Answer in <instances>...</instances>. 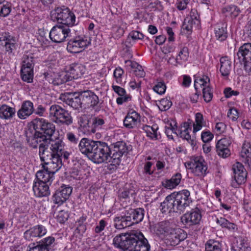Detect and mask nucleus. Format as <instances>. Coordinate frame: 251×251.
Masks as SVG:
<instances>
[{
    "label": "nucleus",
    "instance_id": "7ed1b4c3",
    "mask_svg": "<svg viewBox=\"0 0 251 251\" xmlns=\"http://www.w3.org/2000/svg\"><path fill=\"white\" fill-rule=\"evenodd\" d=\"M90 159L98 164L103 162L111 163V149L107 143L96 141Z\"/></svg>",
    "mask_w": 251,
    "mask_h": 251
},
{
    "label": "nucleus",
    "instance_id": "a19ab883",
    "mask_svg": "<svg viewBox=\"0 0 251 251\" xmlns=\"http://www.w3.org/2000/svg\"><path fill=\"white\" fill-rule=\"evenodd\" d=\"M241 156L244 160L243 161L251 167V146L249 144H244L241 152Z\"/></svg>",
    "mask_w": 251,
    "mask_h": 251
},
{
    "label": "nucleus",
    "instance_id": "f257e3e1",
    "mask_svg": "<svg viewBox=\"0 0 251 251\" xmlns=\"http://www.w3.org/2000/svg\"><path fill=\"white\" fill-rule=\"evenodd\" d=\"M115 247L124 251H149L150 245L141 232L126 233L116 236L113 240Z\"/></svg>",
    "mask_w": 251,
    "mask_h": 251
},
{
    "label": "nucleus",
    "instance_id": "c03bdc74",
    "mask_svg": "<svg viewBox=\"0 0 251 251\" xmlns=\"http://www.w3.org/2000/svg\"><path fill=\"white\" fill-rule=\"evenodd\" d=\"M143 129L146 132L147 136L152 140L158 139V134L157 133L158 126L153 125L152 126L145 125L143 126Z\"/></svg>",
    "mask_w": 251,
    "mask_h": 251
},
{
    "label": "nucleus",
    "instance_id": "69168bd1",
    "mask_svg": "<svg viewBox=\"0 0 251 251\" xmlns=\"http://www.w3.org/2000/svg\"><path fill=\"white\" fill-rule=\"evenodd\" d=\"M66 138L72 144H77L79 142L78 137L71 132L67 133Z\"/></svg>",
    "mask_w": 251,
    "mask_h": 251
},
{
    "label": "nucleus",
    "instance_id": "774afa93",
    "mask_svg": "<svg viewBox=\"0 0 251 251\" xmlns=\"http://www.w3.org/2000/svg\"><path fill=\"white\" fill-rule=\"evenodd\" d=\"M231 251H251V248L244 244H241L240 246L233 247Z\"/></svg>",
    "mask_w": 251,
    "mask_h": 251
},
{
    "label": "nucleus",
    "instance_id": "412c9836",
    "mask_svg": "<svg viewBox=\"0 0 251 251\" xmlns=\"http://www.w3.org/2000/svg\"><path fill=\"white\" fill-rule=\"evenodd\" d=\"M96 141L90 139L83 138L79 142L78 150L82 154L90 158L96 146Z\"/></svg>",
    "mask_w": 251,
    "mask_h": 251
},
{
    "label": "nucleus",
    "instance_id": "9b49d317",
    "mask_svg": "<svg viewBox=\"0 0 251 251\" xmlns=\"http://www.w3.org/2000/svg\"><path fill=\"white\" fill-rule=\"evenodd\" d=\"M232 169L234 173V179L231 181V186L237 188L246 181L247 172L243 164L238 162L233 165Z\"/></svg>",
    "mask_w": 251,
    "mask_h": 251
},
{
    "label": "nucleus",
    "instance_id": "f704fd0d",
    "mask_svg": "<svg viewBox=\"0 0 251 251\" xmlns=\"http://www.w3.org/2000/svg\"><path fill=\"white\" fill-rule=\"evenodd\" d=\"M106 119L98 116L92 119V127L91 132L95 133L97 130L104 129L106 128Z\"/></svg>",
    "mask_w": 251,
    "mask_h": 251
},
{
    "label": "nucleus",
    "instance_id": "6e6d98bb",
    "mask_svg": "<svg viewBox=\"0 0 251 251\" xmlns=\"http://www.w3.org/2000/svg\"><path fill=\"white\" fill-rule=\"evenodd\" d=\"M178 136L187 140L193 147L197 144L196 140L194 139H191L189 131H185L180 130L179 132H178Z\"/></svg>",
    "mask_w": 251,
    "mask_h": 251
},
{
    "label": "nucleus",
    "instance_id": "37998d69",
    "mask_svg": "<svg viewBox=\"0 0 251 251\" xmlns=\"http://www.w3.org/2000/svg\"><path fill=\"white\" fill-rule=\"evenodd\" d=\"M205 82L202 79H196L195 80L194 87L196 92L190 98L191 101L193 103H196L197 102L199 97L201 93V88H202V85Z\"/></svg>",
    "mask_w": 251,
    "mask_h": 251
},
{
    "label": "nucleus",
    "instance_id": "c756f323",
    "mask_svg": "<svg viewBox=\"0 0 251 251\" xmlns=\"http://www.w3.org/2000/svg\"><path fill=\"white\" fill-rule=\"evenodd\" d=\"M227 25L221 23L216 25L214 33L217 40L220 42L225 41L227 37Z\"/></svg>",
    "mask_w": 251,
    "mask_h": 251
},
{
    "label": "nucleus",
    "instance_id": "f8f14e48",
    "mask_svg": "<svg viewBox=\"0 0 251 251\" xmlns=\"http://www.w3.org/2000/svg\"><path fill=\"white\" fill-rule=\"evenodd\" d=\"M90 44V41L86 37H76L68 42L67 50L71 53H76L81 52Z\"/></svg>",
    "mask_w": 251,
    "mask_h": 251
},
{
    "label": "nucleus",
    "instance_id": "72a5a7b5",
    "mask_svg": "<svg viewBox=\"0 0 251 251\" xmlns=\"http://www.w3.org/2000/svg\"><path fill=\"white\" fill-rule=\"evenodd\" d=\"M54 174L43 169L42 170L38 171L36 176L38 181L50 185L53 180Z\"/></svg>",
    "mask_w": 251,
    "mask_h": 251
},
{
    "label": "nucleus",
    "instance_id": "e433bc0d",
    "mask_svg": "<svg viewBox=\"0 0 251 251\" xmlns=\"http://www.w3.org/2000/svg\"><path fill=\"white\" fill-rule=\"evenodd\" d=\"M45 139L44 137H41L39 133H38L36 131L34 134L31 136L26 135V140L29 146L32 148L35 149L37 148L38 145L39 146L42 143L45 142Z\"/></svg>",
    "mask_w": 251,
    "mask_h": 251
},
{
    "label": "nucleus",
    "instance_id": "603ef678",
    "mask_svg": "<svg viewBox=\"0 0 251 251\" xmlns=\"http://www.w3.org/2000/svg\"><path fill=\"white\" fill-rule=\"evenodd\" d=\"M205 251H222L221 245L218 242L209 240L205 244Z\"/></svg>",
    "mask_w": 251,
    "mask_h": 251
},
{
    "label": "nucleus",
    "instance_id": "393cba45",
    "mask_svg": "<svg viewBox=\"0 0 251 251\" xmlns=\"http://www.w3.org/2000/svg\"><path fill=\"white\" fill-rule=\"evenodd\" d=\"M34 111L33 102L30 100H25L22 104L20 109L17 112L18 117L21 119H25Z\"/></svg>",
    "mask_w": 251,
    "mask_h": 251
},
{
    "label": "nucleus",
    "instance_id": "0e129e2a",
    "mask_svg": "<svg viewBox=\"0 0 251 251\" xmlns=\"http://www.w3.org/2000/svg\"><path fill=\"white\" fill-rule=\"evenodd\" d=\"M132 100V97L129 94H125L124 96H120L116 99V102L118 104L122 105L124 102H127Z\"/></svg>",
    "mask_w": 251,
    "mask_h": 251
},
{
    "label": "nucleus",
    "instance_id": "b1692460",
    "mask_svg": "<svg viewBox=\"0 0 251 251\" xmlns=\"http://www.w3.org/2000/svg\"><path fill=\"white\" fill-rule=\"evenodd\" d=\"M237 58L235 57L234 61L237 59L241 64L243 61H251V43H245L241 46L237 52Z\"/></svg>",
    "mask_w": 251,
    "mask_h": 251
},
{
    "label": "nucleus",
    "instance_id": "8fccbe9b",
    "mask_svg": "<svg viewBox=\"0 0 251 251\" xmlns=\"http://www.w3.org/2000/svg\"><path fill=\"white\" fill-rule=\"evenodd\" d=\"M204 125L203 115L201 113H197L195 115V123L193 125V132L200 130Z\"/></svg>",
    "mask_w": 251,
    "mask_h": 251
},
{
    "label": "nucleus",
    "instance_id": "6ab92c4d",
    "mask_svg": "<svg viewBox=\"0 0 251 251\" xmlns=\"http://www.w3.org/2000/svg\"><path fill=\"white\" fill-rule=\"evenodd\" d=\"M79 94L82 105L94 107L99 103L98 97L91 91H84Z\"/></svg>",
    "mask_w": 251,
    "mask_h": 251
},
{
    "label": "nucleus",
    "instance_id": "aec40b11",
    "mask_svg": "<svg viewBox=\"0 0 251 251\" xmlns=\"http://www.w3.org/2000/svg\"><path fill=\"white\" fill-rule=\"evenodd\" d=\"M231 143L230 138H223L219 140L216 146L217 154L223 158H226L230 154L228 147Z\"/></svg>",
    "mask_w": 251,
    "mask_h": 251
},
{
    "label": "nucleus",
    "instance_id": "680f3d73",
    "mask_svg": "<svg viewBox=\"0 0 251 251\" xmlns=\"http://www.w3.org/2000/svg\"><path fill=\"white\" fill-rule=\"evenodd\" d=\"M172 133H174L178 136L177 126L175 127L172 126V124H170L169 127H166L165 133L169 138L173 139Z\"/></svg>",
    "mask_w": 251,
    "mask_h": 251
},
{
    "label": "nucleus",
    "instance_id": "2f4dec72",
    "mask_svg": "<svg viewBox=\"0 0 251 251\" xmlns=\"http://www.w3.org/2000/svg\"><path fill=\"white\" fill-rule=\"evenodd\" d=\"M182 176L177 173L174 175L170 179H166L162 182V185L166 188L172 189L176 187L180 182Z\"/></svg>",
    "mask_w": 251,
    "mask_h": 251
},
{
    "label": "nucleus",
    "instance_id": "ddd939ff",
    "mask_svg": "<svg viewBox=\"0 0 251 251\" xmlns=\"http://www.w3.org/2000/svg\"><path fill=\"white\" fill-rule=\"evenodd\" d=\"M60 100L74 109L82 108V102L79 93H65L60 96Z\"/></svg>",
    "mask_w": 251,
    "mask_h": 251
},
{
    "label": "nucleus",
    "instance_id": "5fc2aeb1",
    "mask_svg": "<svg viewBox=\"0 0 251 251\" xmlns=\"http://www.w3.org/2000/svg\"><path fill=\"white\" fill-rule=\"evenodd\" d=\"M5 50L6 52L10 53H14L17 50L18 44L16 43L15 40L14 38L8 40V42L5 43Z\"/></svg>",
    "mask_w": 251,
    "mask_h": 251
},
{
    "label": "nucleus",
    "instance_id": "20e7f679",
    "mask_svg": "<svg viewBox=\"0 0 251 251\" xmlns=\"http://www.w3.org/2000/svg\"><path fill=\"white\" fill-rule=\"evenodd\" d=\"M49 117L55 123L59 125L70 126L73 124V117L68 110L64 109L59 105L53 104L49 109Z\"/></svg>",
    "mask_w": 251,
    "mask_h": 251
},
{
    "label": "nucleus",
    "instance_id": "052dcab7",
    "mask_svg": "<svg viewBox=\"0 0 251 251\" xmlns=\"http://www.w3.org/2000/svg\"><path fill=\"white\" fill-rule=\"evenodd\" d=\"M129 37H130L133 40H142L145 37L146 39H149V37H145L142 33L138 31H133L131 32L129 35L128 38H129ZM129 40V38L127 39V40Z\"/></svg>",
    "mask_w": 251,
    "mask_h": 251
},
{
    "label": "nucleus",
    "instance_id": "c9c22d12",
    "mask_svg": "<svg viewBox=\"0 0 251 251\" xmlns=\"http://www.w3.org/2000/svg\"><path fill=\"white\" fill-rule=\"evenodd\" d=\"M16 110L14 108L6 104L0 107V118L5 120L11 119L15 116Z\"/></svg>",
    "mask_w": 251,
    "mask_h": 251
},
{
    "label": "nucleus",
    "instance_id": "de8ad7c7",
    "mask_svg": "<svg viewBox=\"0 0 251 251\" xmlns=\"http://www.w3.org/2000/svg\"><path fill=\"white\" fill-rule=\"evenodd\" d=\"M216 222L222 227L227 228L232 231H235L237 229V226L235 224L229 222L224 218H217Z\"/></svg>",
    "mask_w": 251,
    "mask_h": 251
},
{
    "label": "nucleus",
    "instance_id": "58836bf2",
    "mask_svg": "<svg viewBox=\"0 0 251 251\" xmlns=\"http://www.w3.org/2000/svg\"><path fill=\"white\" fill-rule=\"evenodd\" d=\"M145 210L143 208H138L136 209L129 208L128 215H133V222L134 224H137L142 221L144 217Z\"/></svg>",
    "mask_w": 251,
    "mask_h": 251
},
{
    "label": "nucleus",
    "instance_id": "a878e982",
    "mask_svg": "<svg viewBox=\"0 0 251 251\" xmlns=\"http://www.w3.org/2000/svg\"><path fill=\"white\" fill-rule=\"evenodd\" d=\"M62 159L60 156L56 155L50 162L43 164V168L52 174L56 173L62 167Z\"/></svg>",
    "mask_w": 251,
    "mask_h": 251
},
{
    "label": "nucleus",
    "instance_id": "49530a36",
    "mask_svg": "<svg viewBox=\"0 0 251 251\" xmlns=\"http://www.w3.org/2000/svg\"><path fill=\"white\" fill-rule=\"evenodd\" d=\"M216 222L222 227L227 228L232 231H235L237 229V226L235 224L229 222L224 218H217Z\"/></svg>",
    "mask_w": 251,
    "mask_h": 251
},
{
    "label": "nucleus",
    "instance_id": "a18cd8bd",
    "mask_svg": "<svg viewBox=\"0 0 251 251\" xmlns=\"http://www.w3.org/2000/svg\"><path fill=\"white\" fill-rule=\"evenodd\" d=\"M196 22L198 23L199 22L198 19H197L196 17L191 15L190 17L185 19L182 25V28L187 32H191L193 25Z\"/></svg>",
    "mask_w": 251,
    "mask_h": 251
},
{
    "label": "nucleus",
    "instance_id": "7c9ffc66",
    "mask_svg": "<svg viewBox=\"0 0 251 251\" xmlns=\"http://www.w3.org/2000/svg\"><path fill=\"white\" fill-rule=\"evenodd\" d=\"M198 79H202L205 82L202 85L201 90L202 92L204 100L206 102L210 101L212 99L213 94L211 92V89L208 84L210 81L209 78L206 76H203L202 78H198Z\"/></svg>",
    "mask_w": 251,
    "mask_h": 251
},
{
    "label": "nucleus",
    "instance_id": "0eeeda50",
    "mask_svg": "<svg viewBox=\"0 0 251 251\" xmlns=\"http://www.w3.org/2000/svg\"><path fill=\"white\" fill-rule=\"evenodd\" d=\"M34 57L31 53H26L23 55L20 71L22 79L27 83H31L33 78Z\"/></svg>",
    "mask_w": 251,
    "mask_h": 251
},
{
    "label": "nucleus",
    "instance_id": "338daca9",
    "mask_svg": "<svg viewBox=\"0 0 251 251\" xmlns=\"http://www.w3.org/2000/svg\"><path fill=\"white\" fill-rule=\"evenodd\" d=\"M213 134L209 131L202 132L201 134V138L204 143L210 141L213 138Z\"/></svg>",
    "mask_w": 251,
    "mask_h": 251
},
{
    "label": "nucleus",
    "instance_id": "09e8293b",
    "mask_svg": "<svg viewBox=\"0 0 251 251\" xmlns=\"http://www.w3.org/2000/svg\"><path fill=\"white\" fill-rule=\"evenodd\" d=\"M189 56L188 49L187 47H183L179 51L177 56L175 59L176 64L174 65H176L177 64H181V61H186L187 60Z\"/></svg>",
    "mask_w": 251,
    "mask_h": 251
},
{
    "label": "nucleus",
    "instance_id": "bb28decb",
    "mask_svg": "<svg viewBox=\"0 0 251 251\" xmlns=\"http://www.w3.org/2000/svg\"><path fill=\"white\" fill-rule=\"evenodd\" d=\"M49 184L39 181L34 182L33 190L35 195L38 197H47L50 194Z\"/></svg>",
    "mask_w": 251,
    "mask_h": 251
},
{
    "label": "nucleus",
    "instance_id": "2eb2a0df",
    "mask_svg": "<svg viewBox=\"0 0 251 251\" xmlns=\"http://www.w3.org/2000/svg\"><path fill=\"white\" fill-rule=\"evenodd\" d=\"M187 236V233L183 230L180 228H172L165 237L167 243L171 246H175L185 239Z\"/></svg>",
    "mask_w": 251,
    "mask_h": 251
},
{
    "label": "nucleus",
    "instance_id": "5701e85b",
    "mask_svg": "<svg viewBox=\"0 0 251 251\" xmlns=\"http://www.w3.org/2000/svg\"><path fill=\"white\" fill-rule=\"evenodd\" d=\"M140 122V116L135 110L129 111L123 121L124 126L129 129L135 128Z\"/></svg>",
    "mask_w": 251,
    "mask_h": 251
},
{
    "label": "nucleus",
    "instance_id": "3c124183",
    "mask_svg": "<svg viewBox=\"0 0 251 251\" xmlns=\"http://www.w3.org/2000/svg\"><path fill=\"white\" fill-rule=\"evenodd\" d=\"M173 228L170 227L169 222L163 221L158 224L157 231L160 234H164L165 237Z\"/></svg>",
    "mask_w": 251,
    "mask_h": 251
},
{
    "label": "nucleus",
    "instance_id": "dca6fc26",
    "mask_svg": "<svg viewBox=\"0 0 251 251\" xmlns=\"http://www.w3.org/2000/svg\"><path fill=\"white\" fill-rule=\"evenodd\" d=\"M201 215L199 209H193L187 212L181 217V221L186 226H192L199 224Z\"/></svg>",
    "mask_w": 251,
    "mask_h": 251
},
{
    "label": "nucleus",
    "instance_id": "cd10ccee",
    "mask_svg": "<svg viewBox=\"0 0 251 251\" xmlns=\"http://www.w3.org/2000/svg\"><path fill=\"white\" fill-rule=\"evenodd\" d=\"M85 70L84 65L81 64L74 63L70 66L68 71L72 79H75L81 77L84 74Z\"/></svg>",
    "mask_w": 251,
    "mask_h": 251
},
{
    "label": "nucleus",
    "instance_id": "f03ea898",
    "mask_svg": "<svg viewBox=\"0 0 251 251\" xmlns=\"http://www.w3.org/2000/svg\"><path fill=\"white\" fill-rule=\"evenodd\" d=\"M169 196L170 199L172 201V205L174 213L181 214L192 202L190 198V193L187 190H183L178 192H174Z\"/></svg>",
    "mask_w": 251,
    "mask_h": 251
},
{
    "label": "nucleus",
    "instance_id": "4d7b16f0",
    "mask_svg": "<svg viewBox=\"0 0 251 251\" xmlns=\"http://www.w3.org/2000/svg\"><path fill=\"white\" fill-rule=\"evenodd\" d=\"M172 105V102L167 99H162L160 100L159 109L162 111H165L168 110Z\"/></svg>",
    "mask_w": 251,
    "mask_h": 251
},
{
    "label": "nucleus",
    "instance_id": "423d86ee",
    "mask_svg": "<svg viewBox=\"0 0 251 251\" xmlns=\"http://www.w3.org/2000/svg\"><path fill=\"white\" fill-rule=\"evenodd\" d=\"M33 128L45 141L52 137L55 132V125L43 118H36L32 121Z\"/></svg>",
    "mask_w": 251,
    "mask_h": 251
},
{
    "label": "nucleus",
    "instance_id": "4c0bfd02",
    "mask_svg": "<svg viewBox=\"0 0 251 251\" xmlns=\"http://www.w3.org/2000/svg\"><path fill=\"white\" fill-rule=\"evenodd\" d=\"M87 216L85 214H83L75 222L76 228L75 229V232L82 235L86 231L87 229V223L86 220Z\"/></svg>",
    "mask_w": 251,
    "mask_h": 251
},
{
    "label": "nucleus",
    "instance_id": "864d4df0",
    "mask_svg": "<svg viewBox=\"0 0 251 251\" xmlns=\"http://www.w3.org/2000/svg\"><path fill=\"white\" fill-rule=\"evenodd\" d=\"M224 12H226L232 18H235L239 15L241 11L238 6L231 5L226 7Z\"/></svg>",
    "mask_w": 251,
    "mask_h": 251
},
{
    "label": "nucleus",
    "instance_id": "4468645a",
    "mask_svg": "<svg viewBox=\"0 0 251 251\" xmlns=\"http://www.w3.org/2000/svg\"><path fill=\"white\" fill-rule=\"evenodd\" d=\"M72 192V188L66 185H62L58 188L52 196L54 203L59 205L62 204L68 200Z\"/></svg>",
    "mask_w": 251,
    "mask_h": 251
},
{
    "label": "nucleus",
    "instance_id": "39448f33",
    "mask_svg": "<svg viewBox=\"0 0 251 251\" xmlns=\"http://www.w3.org/2000/svg\"><path fill=\"white\" fill-rule=\"evenodd\" d=\"M51 20L60 23L59 25H66L68 27L75 25V16L68 8L57 7L50 13Z\"/></svg>",
    "mask_w": 251,
    "mask_h": 251
},
{
    "label": "nucleus",
    "instance_id": "c85d7f7f",
    "mask_svg": "<svg viewBox=\"0 0 251 251\" xmlns=\"http://www.w3.org/2000/svg\"><path fill=\"white\" fill-rule=\"evenodd\" d=\"M39 154L40 158L42 161V165L45 164V163L50 162L52 160L53 157H55L56 155L52 153L48 150L47 145H40L39 147Z\"/></svg>",
    "mask_w": 251,
    "mask_h": 251
},
{
    "label": "nucleus",
    "instance_id": "ea45409f",
    "mask_svg": "<svg viewBox=\"0 0 251 251\" xmlns=\"http://www.w3.org/2000/svg\"><path fill=\"white\" fill-rule=\"evenodd\" d=\"M172 203V201L168 195L165 198L164 201L160 203L159 208L161 213L165 215L169 214L170 215L174 213Z\"/></svg>",
    "mask_w": 251,
    "mask_h": 251
},
{
    "label": "nucleus",
    "instance_id": "a211bd4d",
    "mask_svg": "<svg viewBox=\"0 0 251 251\" xmlns=\"http://www.w3.org/2000/svg\"><path fill=\"white\" fill-rule=\"evenodd\" d=\"M40 145H47L48 150H49V145H50V149L52 153H54L56 155L60 156L61 151L64 150V143L62 140L59 138H56L53 139L52 137L47 140L45 142L42 143Z\"/></svg>",
    "mask_w": 251,
    "mask_h": 251
},
{
    "label": "nucleus",
    "instance_id": "9d476101",
    "mask_svg": "<svg viewBox=\"0 0 251 251\" xmlns=\"http://www.w3.org/2000/svg\"><path fill=\"white\" fill-rule=\"evenodd\" d=\"M111 164L116 166L119 165L121 162V157L123 155L127 153L128 147L124 141H118L111 145Z\"/></svg>",
    "mask_w": 251,
    "mask_h": 251
},
{
    "label": "nucleus",
    "instance_id": "bf43d9fd",
    "mask_svg": "<svg viewBox=\"0 0 251 251\" xmlns=\"http://www.w3.org/2000/svg\"><path fill=\"white\" fill-rule=\"evenodd\" d=\"M69 217V214L67 212L61 210L58 212L56 219L58 222L64 223L68 219Z\"/></svg>",
    "mask_w": 251,
    "mask_h": 251
},
{
    "label": "nucleus",
    "instance_id": "4be33fe9",
    "mask_svg": "<svg viewBox=\"0 0 251 251\" xmlns=\"http://www.w3.org/2000/svg\"><path fill=\"white\" fill-rule=\"evenodd\" d=\"M47 231V229L44 226L38 225L26 230L24 233V237L27 240H32L33 238L44 236Z\"/></svg>",
    "mask_w": 251,
    "mask_h": 251
},
{
    "label": "nucleus",
    "instance_id": "1a4fd4ad",
    "mask_svg": "<svg viewBox=\"0 0 251 251\" xmlns=\"http://www.w3.org/2000/svg\"><path fill=\"white\" fill-rule=\"evenodd\" d=\"M71 36V30L66 25H56L53 26L50 32V38L54 43H60Z\"/></svg>",
    "mask_w": 251,
    "mask_h": 251
},
{
    "label": "nucleus",
    "instance_id": "79ce46f5",
    "mask_svg": "<svg viewBox=\"0 0 251 251\" xmlns=\"http://www.w3.org/2000/svg\"><path fill=\"white\" fill-rule=\"evenodd\" d=\"M38 244L47 251H52L53 248L55 246V238L52 236H49L44 238Z\"/></svg>",
    "mask_w": 251,
    "mask_h": 251
},
{
    "label": "nucleus",
    "instance_id": "f3484780",
    "mask_svg": "<svg viewBox=\"0 0 251 251\" xmlns=\"http://www.w3.org/2000/svg\"><path fill=\"white\" fill-rule=\"evenodd\" d=\"M129 208L125 211L124 215L116 217L114 219V226L118 229H122L133 225L132 215H128Z\"/></svg>",
    "mask_w": 251,
    "mask_h": 251
},
{
    "label": "nucleus",
    "instance_id": "6e6552de",
    "mask_svg": "<svg viewBox=\"0 0 251 251\" xmlns=\"http://www.w3.org/2000/svg\"><path fill=\"white\" fill-rule=\"evenodd\" d=\"M185 165L192 170L193 173L196 176H204L208 173L206 163L201 156L192 157Z\"/></svg>",
    "mask_w": 251,
    "mask_h": 251
},
{
    "label": "nucleus",
    "instance_id": "473e14b6",
    "mask_svg": "<svg viewBox=\"0 0 251 251\" xmlns=\"http://www.w3.org/2000/svg\"><path fill=\"white\" fill-rule=\"evenodd\" d=\"M221 67L220 71L222 76L228 77L231 69V61L227 56H224L220 60Z\"/></svg>",
    "mask_w": 251,
    "mask_h": 251
},
{
    "label": "nucleus",
    "instance_id": "e2e57ef3",
    "mask_svg": "<svg viewBox=\"0 0 251 251\" xmlns=\"http://www.w3.org/2000/svg\"><path fill=\"white\" fill-rule=\"evenodd\" d=\"M166 85L164 82H158L153 87V90L157 94L162 95L166 91Z\"/></svg>",
    "mask_w": 251,
    "mask_h": 251
},
{
    "label": "nucleus",
    "instance_id": "13d9d810",
    "mask_svg": "<svg viewBox=\"0 0 251 251\" xmlns=\"http://www.w3.org/2000/svg\"><path fill=\"white\" fill-rule=\"evenodd\" d=\"M152 164V163L151 162H146L144 164L143 171L140 172L138 171L139 175L140 176L142 175H152L153 173V170L151 169Z\"/></svg>",
    "mask_w": 251,
    "mask_h": 251
}]
</instances>
